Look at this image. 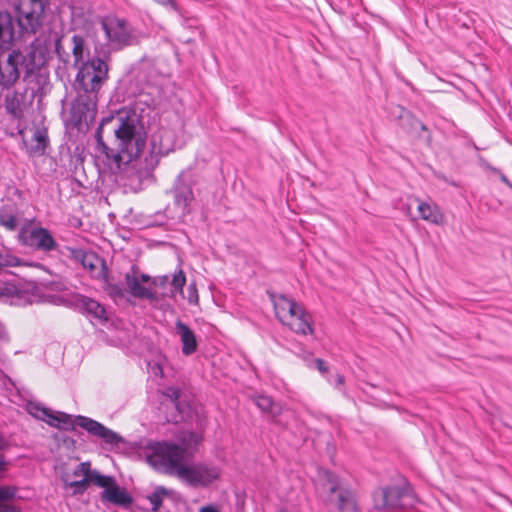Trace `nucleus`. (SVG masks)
I'll list each match as a JSON object with an SVG mask.
<instances>
[{"mask_svg":"<svg viewBox=\"0 0 512 512\" xmlns=\"http://www.w3.org/2000/svg\"><path fill=\"white\" fill-rule=\"evenodd\" d=\"M319 494L328 508L336 509L339 512H355L357 510L354 492L333 472L326 470L322 473Z\"/></svg>","mask_w":512,"mask_h":512,"instance_id":"20e7f679","label":"nucleus"},{"mask_svg":"<svg viewBox=\"0 0 512 512\" xmlns=\"http://www.w3.org/2000/svg\"><path fill=\"white\" fill-rule=\"evenodd\" d=\"M186 284V276L183 272V270L179 269L177 272L174 273L171 281V285L174 287L176 291H179L180 293H183V287Z\"/></svg>","mask_w":512,"mask_h":512,"instance_id":"2f4dec72","label":"nucleus"},{"mask_svg":"<svg viewBox=\"0 0 512 512\" xmlns=\"http://www.w3.org/2000/svg\"><path fill=\"white\" fill-rule=\"evenodd\" d=\"M14 23L12 15L7 11L0 12V50L8 49L14 39Z\"/></svg>","mask_w":512,"mask_h":512,"instance_id":"f3484780","label":"nucleus"},{"mask_svg":"<svg viewBox=\"0 0 512 512\" xmlns=\"http://www.w3.org/2000/svg\"><path fill=\"white\" fill-rule=\"evenodd\" d=\"M492 171H493V172H495V173H498V174H499V176H500L501 181H502L505 185H507L510 189H512V183L509 181V179L506 177V175H504L503 173H501V172H500L498 169H496V168H493V169H492Z\"/></svg>","mask_w":512,"mask_h":512,"instance_id":"58836bf2","label":"nucleus"},{"mask_svg":"<svg viewBox=\"0 0 512 512\" xmlns=\"http://www.w3.org/2000/svg\"><path fill=\"white\" fill-rule=\"evenodd\" d=\"M18 240L21 245L44 253L58 248V243L48 229L32 224H25L20 228Z\"/></svg>","mask_w":512,"mask_h":512,"instance_id":"9d476101","label":"nucleus"},{"mask_svg":"<svg viewBox=\"0 0 512 512\" xmlns=\"http://www.w3.org/2000/svg\"><path fill=\"white\" fill-rule=\"evenodd\" d=\"M15 9L20 31L35 34L42 25L45 11L43 0H20Z\"/></svg>","mask_w":512,"mask_h":512,"instance_id":"1a4fd4ad","label":"nucleus"},{"mask_svg":"<svg viewBox=\"0 0 512 512\" xmlns=\"http://www.w3.org/2000/svg\"><path fill=\"white\" fill-rule=\"evenodd\" d=\"M168 280H169V277L167 275H165V276L160 277L159 280L155 279L153 281V284L154 285H158V284L159 285H165L168 282Z\"/></svg>","mask_w":512,"mask_h":512,"instance_id":"a19ab883","label":"nucleus"},{"mask_svg":"<svg viewBox=\"0 0 512 512\" xmlns=\"http://www.w3.org/2000/svg\"><path fill=\"white\" fill-rule=\"evenodd\" d=\"M416 497L408 486H387L374 494L375 508L378 510H400L412 508Z\"/></svg>","mask_w":512,"mask_h":512,"instance_id":"6e6552de","label":"nucleus"},{"mask_svg":"<svg viewBox=\"0 0 512 512\" xmlns=\"http://www.w3.org/2000/svg\"><path fill=\"white\" fill-rule=\"evenodd\" d=\"M174 206L179 210V217H184L190 213V205L194 200L192 187L183 181L181 175L175 181L171 190Z\"/></svg>","mask_w":512,"mask_h":512,"instance_id":"4468645a","label":"nucleus"},{"mask_svg":"<svg viewBox=\"0 0 512 512\" xmlns=\"http://www.w3.org/2000/svg\"><path fill=\"white\" fill-rule=\"evenodd\" d=\"M170 495V491L163 486H158L156 489L147 496L148 501L152 505V511L157 512L162 506L163 499Z\"/></svg>","mask_w":512,"mask_h":512,"instance_id":"4be33fe9","label":"nucleus"},{"mask_svg":"<svg viewBox=\"0 0 512 512\" xmlns=\"http://www.w3.org/2000/svg\"><path fill=\"white\" fill-rule=\"evenodd\" d=\"M28 411L31 415H33L37 419L45 421L46 423H47V419L50 418V415L52 413V411H50L48 408L41 407L37 403H29Z\"/></svg>","mask_w":512,"mask_h":512,"instance_id":"393cba45","label":"nucleus"},{"mask_svg":"<svg viewBox=\"0 0 512 512\" xmlns=\"http://www.w3.org/2000/svg\"><path fill=\"white\" fill-rule=\"evenodd\" d=\"M18 488L16 486H1L0 487V502H5L20 498L18 495Z\"/></svg>","mask_w":512,"mask_h":512,"instance_id":"bb28decb","label":"nucleus"},{"mask_svg":"<svg viewBox=\"0 0 512 512\" xmlns=\"http://www.w3.org/2000/svg\"><path fill=\"white\" fill-rule=\"evenodd\" d=\"M0 225L9 231L16 230L18 226L16 209L12 205H4L0 209Z\"/></svg>","mask_w":512,"mask_h":512,"instance_id":"412c9836","label":"nucleus"},{"mask_svg":"<svg viewBox=\"0 0 512 512\" xmlns=\"http://www.w3.org/2000/svg\"><path fill=\"white\" fill-rule=\"evenodd\" d=\"M0 340H8L6 329L2 325H0Z\"/></svg>","mask_w":512,"mask_h":512,"instance_id":"79ce46f5","label":"nucleus"},{"mask_svg":"<svg viewBox=\"0 0 512 512\" xmlns=\"http://www.w3.org/2000/svg\"><path fill=\"white\" fill-rule=\"evenodd\" d=\"M125 283L129 293L138 299L156 300L157 295L151 288L141 284L139 279V268L136 265L131 267V272L125 274Z\"/></svg>","mask_w":512,"mask_h":512,"instance_id":"2eb2a0df","label":"nucleus"},{"mask_svg":"<svg viewBox=\"0 0 512 512\" xmlns=\"http://www.w3.org/2000/svg\"><path fill=\"white\" fill-rule=\"evenodd\" d=\"M335 381H336V385L340 386V385L344 384L345 378H344V376L342 374H337L336 377H335Z\"/></svg>","mask_w":512,"mask_h":512,"instance_id":"37998d69","label":"nucleus"},{"mask_svg":"<svg viewBox=\"0 0 512 512\" xmlns=\"http://www.w3.org/2000/svg\"><path fill=\"white\" fill-rule=\"evenodd\" d=\"M155 1L161 5L169 6L172 10H174L176 12L179 11L178 5L174 0H155Z\"/></svg>","mask_w":512,"mask_h":512,"instance_id":"e433bc0d","label":"nucleus"},{"mask_svg":"<svg viewBox=\"0 0 512 512\" xmlns=\"http://www.w3.org/2000/svg\"><path fill=\"white\" fill-rule=\"evenodd\" d=\"M33 139L37 143L35 150L38 152H44L48 144L47 131L37 130L33 135Z\"/></svg>","mask_w":512,"mask_h":512,"instance_id":"c85d7f7f","label":"nucleus"},{"mask_svg":"<svg viewBox=\"0 0 512 512\" xmlns=\"http://www.w3.org/2000/svg\"><path fill=\"white\" fill-rule=\"evenodd\" d=\"M21 263L20 259L12 255H1L0 254V267H12L19 266Z\"/></svg>","mask_w":512,"mask_h":512,"instance_id":"72a5a7b5","label":"nucleus"},{"mask_svg":"<svg viewBox=\"0 0 512 512\" xmlns=\"http://www.w3.org/2000/svg\"><path fill=\"white\" fill-rule=\"evenodd\" d=\"M101 499L112 504L127 507L132 503V497L125 488H120L116 481L101 493Z\"/></svg>","mask_w":512,"mask_h":512,"instance_id":"a211bd4d","label":"nucleus"},{"mask_svg":"<svg viewBox=\"0 0 512 512\" xmlns=\"http://www.w3.org/2000/svg\"><path fill=\"white\" fill-rule=\"evenodd\" d=\"M5 466L4 457L0 454V470H3Z\"/></svg>","mask_w":512,"mask_h":512,"instance_id":"a18cd8bd","label":"nucleus"},{"mask_svg":"<svg viewBox=\"0 0 512 512\" xmlns=\"http://www.w3.org/2000/svg\"><path fill=\"white\" fill-rule=\"evenodd\" d=\"M275 315L277 319L288 326L293 332L300 335H312L314 329L311 324V316L304 307L283 294L271 295Z\"/></svg>","mask_w":512,"mask_h":512,"instance_id":"39448f33","label":"nucleus"},{"mask_svg":"<svg viewBox=\"0 0 512 512\" xmlns=\"http://www.w3.org/2000/svg\"><path fill=\"white\" fill-rule=\"evenodd\" d=\"M76 306L79 310H81L84 313H87L88 315L92 316L97 320H107L106 311L104 307L99 302L95 301L92 298L86 296H79L76 299Z\"/></svg>","mask_w":512,"mask_h":512,"instance_id":"6ab92c4d","label":"nucleus"},{"mask_svg":"<svg viewBox=\"0 0 512 512\" xmlns=\"http://www.w3.org/2000/svg\"><path fill=\"white\" fill-rule=\"evenodd\" d=\"M140 282L146 283L151 280V277L147 274H139Z\"/></svg>","mask_w":512,"mask_h":512,"instance_id":"c03bdc74","label":"nucleus"},{"mask_svg":"<svg viewBox=\"0 0 512 512\" xmlns=\"http://www.w3.org/2000/svg\"><path fill=\"white\" fill-rule=\"evenodd\" d=\"M105 290L114 299L123 298L125 295V289L122 284L112 283L108 279L105 280Z\"/></svg>","mask_w":512,"mask_h":512,"instance_id":"a878e982","label":"nucleus"},{"mask_svg":"<svg viewBox=\"0 0 512 512\" xmlns=\"http://www.w3.org/2000/svg\"><path fill=\"white\" fill-rule=\"evenodd\" d=\"M89 485H90L89 478H83L79 481H72V482L65 483L66 487L74 488V491H73L74 495L83 494L87 490Z\"/></svg>","mask_w":512,"mask_h":512,"instance_id":"7c9ffc66","label":"nucleus"},{"mask_svg":"<svg viewBox=\"0 0 512 512\" xmlns=\"http://www.w3.org/2000/svg\"><path fill=\"white\" fill-rule=\"evenodd\" d=\"M5 102H6L5 107H6V110L8 113L13 115L14 117H18L21 115L22 110L20 108V103H19L16 95H14L13 97L7 96L5 99Z\"/></svg>","mask_w":512,"mask_h":512,"instance_id":"cd10ccee","label":"nucleus"},{"mask_svg":"<svg viewBox=\"0 0 512 512\" xmlns=\"http://www.w3.org/2000/svg\"><path fill=\"white\" fill-rule=\"evenodd\" d=\"M70 257L82 264L94 277L100 278L105 275V263L93 252H87L81 248H70Z\"/></svg>","mask_w":512,"mask_h":512,"instance_id":"ddd939ff","label":"nucleus"},{"mask_svg":"<svg viewBox=\"0 0 512 512\" xmlns=\"http://www.w3.org/2000/svg\"><path fill=\"white\" fill-rule=\"evenodd\" d=\"M0 512H22V509L17 505L0 502Z\"/></svg>","mask_w":512,"mask_h":512,"instance_id":"f704fd0d","label":"nucleus"},{"mask_svg":"<svg viewBox=\"0 0 512 512\" xmlns=\"http://www.w3.org/2000/svg\"><path fill=\"white\" fill-rule=\"evenodd\" d=\"M49 52L47 40L44 36L36 37L26 48L25 54L20 51L21 66L30 74L34 69L41 67L46 62Z\"/></svg>","mask_w":512,"mask_h":512,"instance_id":"9b49d317","label":"nucleus"},{"mask_svg":"<svg viewBox=\"0 0 512 512\" xmlns=\"http://www.w3.org/2000/svg\"><path fill=\"white\" fill-rule=\"evenodd\" d=\"M165 395L170 398L172 401H177L180 397V390L177 388H168L165 392Z\"/></svg>","mask_w":512,"mask_h":512,"instance_id":"c9c22d12","label":"nucleus"},{"mask_svg":"<svg viewBox=\"0 0 512 512\" xmlns=\"http://www.w3.org/2000/svg\"><path fill=\"white\" fill-rule=\"evenodd\" d=\"M316 366L318 368V370L321 372V373H326L328 372V366L327 364L320 358L316 359Z\"/></svg>","mask_w":512,"mask_h":512,"instance_id":"4c0bfd02","label":"nucleus"},{"mask_svg":"<svg viewBox=\"0 0 512 512\" xmlns=\"http://www.w3.org/2000/svg\"><path fill=\"white\" fill-rule=\"evenodd\" d=\"M400 119L402 121V126L407 128L408 132L416 131L417 129H420L421 131H425L427 128L426 126L417 118L413 117L410 113L405 112L400 116Z\"/></svg>","mask_w":512,"mask_h":512,"instance_id":"5701e85b","label":"nucleus"},{"mask_svg":"<svg viewBox=\"0 0 512 512\" xmlns=\"http://www.w3.org/2000/svg\"><path fill=\"white\" fill-rule=\"evenodd\" d=\"M176 333L182 343L181 351L185 356L194 354L198 349V341L191 328L181 320L175 323Z\"/></svg>","mask_w":512,"mask_h":512,"instance_id":"dca6fc26","label":"nucleus"},{"mask_svg":"<svg viewBox=\"0 0 512 512\" xmlns=\"http://www.w3.org/2000/svg\"><path fill=\"white\" fill-rule=\"evenodd\" d=\"M417 209L421 219L435 225L443 224L444 215L437 205L418 200Z\"/></svg>","mask_w":512,"mask_h":512,"instance_id":"aec40b11","label":"nucleus"},{"mask_svg":"<svg viewBox=\"0 0 512 512\" xmlns=\"http://www.w3.org/2000/svg\"><path fill=\"white\" fill-rule=\"evenodd\" d=\"M93 470L89 462H82L73 471V475L76 477L83 476L84 478H90Z\"/></svg>","mask_w":512,"mask_h":512,"instance_id":"473e14b6","label":"nucleus"},{"mask_svg":"<svg viewBox=\"0 0 512 512\" xmlns=\"http://www.w3.org/2000/svg\"><path fill=\"white\" fill-rule=\"evenodd\" d=\"M199 512H220L215 506L207 505L200 508Z\"/></svg>","mask_w":512,"mask_h":512,"instance_id":"ea45409f","label":"nucleus"},{"mask_svg":"<svg viewBox=\"0 0 512 512\" xmlns=\"http://www.w3.org/2000/svg\"><path fill=\"white\" fill-rule=\"evenodd\" d=\"M107 45L112 50H121L137 43L133 27L123 18L109 15L101 20Z\"/></svg>","mask_w":512,"mask_h":512,"instance_id":"0eeeda50","label":"nucleus"},{"mask_svg":"<svg viewBox=\"0 0 512 512\" xmlns=\"http://www.w3.org/2000/svg\"><path fill=\"white\" fill-rule=\"evenodd\" d=\"M72 54L74 57V65L81 64L76 75V103L81 113L95 112L98 102V94L108 79L109 66L107 62L101 58H93L87 62H83L85 54V40L81 35H73Z\"/></svg>","mask_w":512,"mask_h":512,"instance_id":"7ed1b4c3","label":"nucleus"},{"mask_svg":"<svg viewBox=\"0 0 512 512\" xmlns=\"http://www.w3.org/2000/svg\"><path fill=\"white\" fill-rule=\"evenodd\" d=\"M255 404L264 412H273L275 404L271 397L260 395L255 398Z\"/></svg>","mask_w":512,"mask_h":512,"instance_id":"c756f323","label":"nucleus"},{"mask_svg":"<svg viewBox=\"0 0 512 512\" xmlns=\"http://www.w3.org/2000/svg\"><path fill=\"white\" fill-rule=\"evenodd\" d=\"M185 454L186 449L177 444L156 442L147 448L146 460L155 470L175 475L194 487H206L219 478L220 470L214 465L183 464Z\"/></svg>","mask_w":512,"mask_h":512,"instance_id":"f03ea898","label":"nucleus"},{"mask_svg":"<svg viewBox=\"0 0 512 512\" xmlns=\"http://www.w3.org/2000/svg\"><path fill=\"white\" fill-rule=\"evenodd\" d=\"M56 51H57V53H60V41L59 40H57V42H56Z\"/></svg>","mask_w":512,"mask_h":512,"instance_id":"49530a36","label":"nucleus"},{"mask_svg":"<svg viewBox=\"0 0 512 512\" xmlns=\"http://www.w3.org/2000/svg\"><path fill=\"white\" fill-rule=\"evenodd\" d=\"M96 150L121 168L137 159L146 144V132L135 111L118 112L104 118L95 133Z\"/></svg>","mask_w":512,"mask_h":512,"instance_id":"f257e3e1","label":"nucleus"},{"mask_svg":"<svg viewBox=\"0 0 512 512\" xmlns=\"http://www.w3.org/2000/svg\"><path fill=\"white\" fill-rule=\"evenodd\" d=\"M89 480L90 484L93 483L98 487L104 488V490H107L115 482L114 477L102 475L97 470H93Z\"/></svg>","mask_w":512,"mask_h":512,"instance_id":"b1692460","label":"nucleus"},{"mask_svg":"<svg viewBox=\"0 0 512 512\" xmlns=\"http://www.w3.org/2000/svg\"><path fill=\"white\" fill-rule=\"evenodd\" d=\"M20 50H12L4 62L0 61V86L12 87L20 77Z\"/></svg>","mask_w":512,"mask_h":512,"instance_id":"f8f14e48","label":"nucleus"},{"mask_svg":"<svg viewBox=\"0 0 512 512\" xmlns=\"http://www.w3.org/2000/svg\"><path fill=\"white\" fill-rule=\"evenodd\" d=\"M47 424L64 430H73L75 425H77L86 430L90 435L98 437L105 443L113 446H118L123 442L122 437L118 433L107 428L100 422L86 416L79 415L73 419V417L67 413L52 412L50 418L47 419Z\"/></svg>","mask_w":512,"mask_h":512,"instance_id":"423d86ee","label":"nucleus"}]
</instances>
